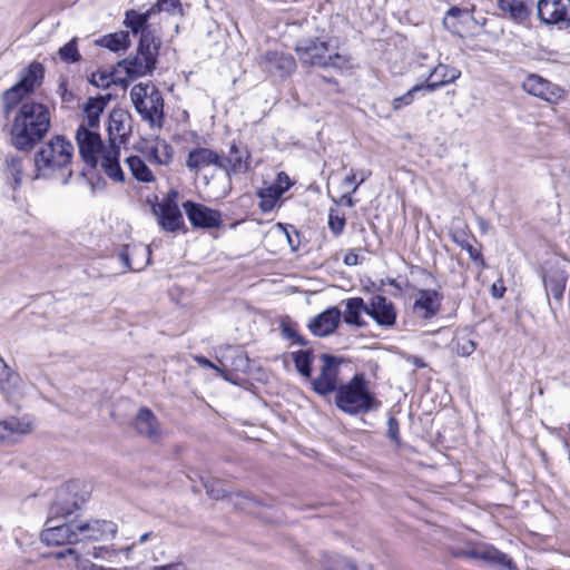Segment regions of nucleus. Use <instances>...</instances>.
I'll list each match as a JSON object with an SVG mask.
<instances>
[{
    "label": "nucleus",
    "mask_w": 570,
    "mask_h": 570,
    "mask_svg": "<svg viewBox=\"0 0 570 570\" xmlns=\"http://www.w3.org/2000/svg\"><path fill=\"white\" fill-rule=\"evenodd\" d=\"M538 19L559 30L570 28V0H539L537 3Z\"/></svg>",
    "instance_id": "8"
},
{
    "label": "nucleus",
    "mask_w": 570,
    "mask_h": 570,
    "mask_svg": "<svg viewBox=\"0 0 570 570\" xmlns=\"http://www.w3.org/2000/svg\"><path fill=\"white\" fill-rule=\"evenodd\" d=\"M327 58H328L327 59L328 61H325V68L332 67V68H335V69H343L350 62V59H348L347 56L341 55L338 52H333L331 49H330V52L327 55Z\"/></svg>",
    "instance_id": "49"
},
{
    "label": "nucleus",
    "mask_w": 570,
    "mask_h": 570,
    "mask_svg": "<svg viewBox=\"0 0 570 570\" xmlns=\"http://www.w3.org/2000/svg\"><path fill=\"white\" fill-rule=\"evenodd\" d=\"M203 485L209 498L219 500L226 497L227 490L220 480L214 478H202Z\"/></svg>",
    "instance_id": "39"
},
{
    "label": "nucleus",
    "mask_w": 570,
    "mask_h": 570,
    "mask_svg": "<svg viewBox=\"0 0 570 570\" xmlns=\"http://www.w3.org/2000/svg\"><path fill=\"white\" fill-rule=\"evenodd\" d=\"M344 264L347 266L357 265L358 264V255L353 249H350L344 256Z\"/></svg>",
    "instance_id": "60"
},
{
    "label": "nucleus",
    "mask_w": 570,
    "mask_h": 570,
    "mask_svg": "<svg viewBox=\"0 0 570 570\" xmlns=\"http://www.w3.org/2000/svg\"><path fill=\"white\" fill-rule=\"evenodd\" d=\"M466 13V10L461 9L459 7H451L444 18H443V26L446 30L451 32L456 31V23L453 20L460 19L463 14Z\"/></svg>",
    "instance_id": "46"
},
{
    "label": "nucleus",
    "mask_w": 570,
    "mask_h": 570,
    "mask_svg": "<svg viewBox=\"0 0 570 570\" xmlns=\"http://www.w3.org/2000/svg\"><path fill=\"white\" fill-rule=\"evenodd\" d=\"M82 122L78 127H85L87 130H94L99 127L100 117L96 115L85 114Z\"/></svg>",
    "instance_id": "55"
},
{
    "label": "nucleus",
    "mask_w": 570,
    "mask_h": 570,
    "mask_svg": "<svg viewBox=\"0 0 570 570\" xmlns=\"http://www.w3.org/2000/svg\"><path fill=\"white\" fill-rule=\"evenodd\" d=\"M522 88L529 95L552 105L563 100L567 96L566 89L535 73L529 75L523 80Z\"/></svg>",
    "instance_id": "10"
},
{
    "label": "nucleus",
    "mask_w": 570,
    "mask_h": 570,
    "mask_svg": "<svg viewBox=\"0 0 570 570\" xmlns=\"http://www.w3.org/2000/svg\"><path fill=\"white\" fill-rule=\"evenodd\" d=\"M219 169L225 171L228 179L235 175L247 173L250 169L249 151L246 148L240 149L236 142H233L228 156H223Z\"/></svg>",
    "instance_id": "18"
},
{
    "label": "nucleus",
    "mask_w": 570,
    "mask_h": 570,
    "mask_svg": "<svg viewBox=\"0 0 570 570\" xmlns=\"http://www.w3.org/2000/svg\"><path fill=\"white\" fill-rule=\"evenodd\" d=\"M1 423L7 438L12 434H27L32 431L31 422L24 419L11 416L7 420L1 421Z\"/></svg>",
    "instance_id": "37"
},
{
    "label": "nucleus",
    "mask_w": 570,
    "mask_h": 570,
    "mask_svg": "<svg viewBox=\"0 0 570 570\" xmlns=\"http://www.w3.org/2000/svg\"><path fill=\"white\" fill-rule=\"evenodd\" d=\"M283 194V190L274 185L261 189L257 194L261 198L259 208L263 212L272 210Z\"/></svg>",
    "instance_id": "35"
},
{
    "label": "nucleus",
    "mask_w": 570,
    "mask_h": 570,
    "mask_svg": "<svg viewBox=\"0 0 570 570\" xmlns=\"http://www.w3.org/2000/svg\"><path fill=\"white\" fill-rule=\"evenodd\" d=\"M40 538L46 546L76 544L78 543L76 523L70 522L47 527L41 532Z\"/></svg>",
    "instance_id": "19"
},
{
    "label": "nucleus",
    "mask_w": 570,
    "mask_h": 570,
    "mask_svg": "<svg viewBox=\"0 0 570 570\" xmlns=\"http://www.w3.org/2000/svg\"><path fill=\"white\" fill-rule=\"evenodd\" d=\"M174 156L173 147L165 140L158 141L149 154V159L158 165H168Z\"/></svg>",
    "instance_id": "36"
},
{
    "label": "nucleus",
    "mask_w": 570,
    "mask_h": 570,
    "mask_svg": "<svg viewBox=\"0 0 570 570\" xmlns=\"http://www.w3.org/2000/svg\"><path fill=\"white\" fill-rule=\"evenodd\" d=\"M498 7L518 22H523L530 17V10L522 0H498Z\"/></svg>",
    "instance_id": "28"
},
{
    "label": "nucleus",
    "mask_w": 570,
    "mask_h": 570,
    "mask_svg": "<svg viewBox=\"0 0 570 570\" xmlns=\"http://www.w3.org/2000/svg\"><path fill=\"white\" fill-rule=\"evenodd\" d=\"M126 164L130 169L132 176L142 183H150L154 180V175L145 161L139 156H130L126 159Z\"/></svg>",
    "instance_id": "32"
},
{
    "label": "nucleus",
    "mask_w": 570,
    "mask_h": 570,
    "mask_svg": "<svg viewBox=\"0 0 570 570\" xmlns=\"http://www.w3.org/2000/svg\"><path fill=\"white\" fill-rule=\"evenodd\" d=\"M161 40L153 31L142 32L139 39L137 53L119 62L130 78L150 75L157 62Z\"/></svg>",
    "instance_id": "6"
},
{
    "label": "nucleus",
    "mask_w": 570,
    "mask_h": 570,
    "mask_svg": "<svg viewBox=\"0 0 570 570\" xmlns=\"http://www.w3.org/2000/svg\"><path fill=\"white\" fill-rule=\"evenodd\" d=\"M259 67L273 77L284 79L296 70V61L289 53L267 51L258 58Z\"/></svg>",
    "instance_id": "13"
},
{
    "label": "nucleus",
    "mask_w": 570,
    "mask_h": 570,
    "mask_svg": "<svg viewBox=\"0 0 570 570\" xmlns=\"http://www.w3.org/2000/svg\"><path fill=\"white\" fill-rule=\"evenodd\" d=\"M399 432H400V429H399V422L395 417H390L387 420V435L389 438H391L392 440H397L399 438Z\"/></svg>",
    "instance_id": "56"
},
{
    "label": "nucleus",
    "mask_w": 570,
    "mask_h": 570,
    "mask_svg": "<svg viewBox=\"0 0 570 570\" xmlns=\"http://www.w3.org/2000/svg\"><path fill=\"white\" fill-rule=\"evenodd\" d=\"M322 558V563L326 570H337L341 563H345V560L336 554L324 553Z\"/></svg>",
    "instance_id": "52"
},
{
    "label": "nucleus",
    "mask_w": 570,
    "mask_h": 570,
    "mask_svg": "<svg viewBox=\"0 0 570 570\" xmlns=\"http://www.w3.org/2000/svg\"><path fill=\"white\" fill-rule=\"evenodd\" d=\"M296 371L306 379L312 377L314 354L312 350H299L291 353Z\"/></svg>",
    "instance_id": "30"
},
{
    "label": "nucleus",
    "mask_w": 570,
    "mask_h": 570,
    "mask_svg": "<svg viewBox=\"0 0 570 570\" xmlns=\"http://www.w3.org/2000/svg\"><path fill=\"white\" fill-rule=\"evenodd\" d=\"M58 55L60 59L67 63L78 62L81 56L78 51L77 40L71 39L65 46L59 48Z\"/></svg>",
    "instance_id": "42"
},
{
    "label": "nucleus",
    "mask_w": 570,
    "mask_h": 570,
    "mask_svg": "<svg viewBox=\"0 0 570 570\" xmlns=\"http://www.w3.org/2000/svg\"><path fill=\"white\" fill-rule=\"evenodd\" d=\"M45 77V67L41 62L32 61L21 71L20 80L17 82L27 94H31L37 86H40Z\"/></svg>",
    "instance_id": "25"
},
{
    "label": "nucleus",
    "mask_w": 570,
    "mask_h": 570,
    "mask_svg": "<svg viewBox=\"0 0 570 570\" xmlns=\"http://www.w3.org/2000/svg\"><path fill=\"white\" fill-rule=\"evenodd\" d=\"M346 219L344 215H338L336 210L331 209L328 213V227L334 236H340L345 228Z\"/></svg>",
    "instance_id": "45"
},
{
    "label": "nucleus",
    "mask_w": 570,
    "mask_h": 570,
    "mask_svg": "<svg viewBox=\"0 0 570 570\" xmlns=\"http://www.w3.org/2000/svg\"><path fill=\"white\" fill-rule=\"evenodd\" d=\"M381 401L370 390V383L363 373H356L335 393V405L348 415L366 414L381 407Z\"/></svg>",
    "instance_id": "3"
},
{
    "label": "nucleus",
    "mask_w": 570,
    "mask_h": 570,
    "mask_svg": "<svg viewBox=\"0 0 570 570\" xmlns=\"http://www.w3.org/2000/svg\"><path fill=\"white\" fill-rule=\"evenodd\" d=\"M357 183L358 181H356V173L354 171V169H351L350 174L346 175V177L343 179L342 185L344 187H351L352 189L353 186Z\"/></svg>",
    "instance_id": "62"
},
{
    "label": "nucleus",
    "mask_w": 570,
    "mask_h": 570,
    "mask_svg": "<svg viewBox=\"0 0 570 570\" xmlns=\"http://www.w3.org/2000/svg\"><path fill=\"white\" fill-rule=\"evenodd\" d=\"M505 293V287L503 285V281L499 279L498 282L493 283L491 286V295L494 298H502Z\"/></svg>",
    "instance_id": "58"
},
{
    "label": "nucleus",
    "mask_w": 570,
    "mask_h": 570,
    "mask_svg": "<svg viewBox=\"0 0 570 570\" xmlns=\"http://www.w3.org/2000/svg\"><path fill=\"white\" fill-rule=\"evenodd\" d=\"M136 254H141L142 256L147 257V262L149 261L150 250L148 247L142 246H132L125 245L121 250L119 252V258L128 271L138 272L144 268V264L135 265L132 263V256Z\"/></svg>",
    "instance_id": "29"
},
{
    "label": "nucleus",
    "mask_w": 570,
    "mask_h": 570,
    "mask_svg": "<svg viewBox=\"0 0 570 570\" xmlns=\"http://www.w3.org/2000/svg\"><path fill=\"white\" fill-rule=\"evenodd\" d=\"M28 95L29 94H27L26 90H23L18 83L7 89L2 95L6 115H8V112L11 109H13L19 102H21L22 99Z\"/></svg>",
    "instance_id": "38"
},
{
    "label": "nucleus",
    "mask_w": 570,
    "mask_h": 570,
    "mask_svg": "<svg viewBox=\"0 0 570 570\" xmlns=\"http://www.w3.org/2000/svg\"><path fill=\"white\" fill-rule=\"evenodd\" d=\"M120 149L115 144H111L104 151L101 157V168L104 173L117 183L125 181V173L119 164Z\"/></svg>",
    "instance_id": "24"
},
{
    "label": "nucleus",
    "mask_w": 570,
    "mask_h": 570,
    "mask_svg": "<svg viewBox=\"0 0 570 570\" xmlns=\"http://www.w3.org/2000/svg\"><path fill=\"white\" fill-rule=\"evenodd\" d=\"M484 561L503 570H519L514 561L508 554L493 546L489 547Z\"/></svg>",
    "instance_id": "33"
},
{
    "label": "nucleus",
    "mask_w": 570,
    "mask_h": 570,
    "mask_svg": "<svg viewBox=\"0 0 570 570\" xmlns=\"http://www.w3.org/2000/svg\"><path fill=\"white\" fill-rule=\"evenodd\" d=\"M122 118H124V115L121 112H114L110 115L109 127H108L110 132L115 129L119 136L125 135L124 126H122Z\"/></svg>",
    "instance_id": "53"
},
{
    "label": "nucleus",
    "mask_w": 570,
    "mask_h": 570,
    "mask_svg": "<svg viewBox=\"0 0 570 570\" xmlns=\"http://www.w3.org/2000/svg\"><path fill=\"white\" fill-rule=\"evenodd\" d=\"M223 156L207 147H196L188 151L185 166L190 173L198 174L203 169L222 166Z\"/></svg>",
    "instance_id": "17"
},
{
    "label": "nucleus",
    "mask_w": 570,
    "mask_h": 570,
    "mask_svg": "<svg viewBox=\"0 0 570 570\" xmlns=\"http://www.w3.org/2000/svg\"><path fill=\"white\" fill-rule=\"evenodd\" d=\"M370 176H371V171H362L358 183L353 186V188L351 189V193H356L360 185H362Z\"/></svg>",
    "instance_id": "64"
},
{
    "label": "nucleus",
    "mask_w": 570,
    "mask_h": 570,
    "mask_svg": "<svg viewBox=\"0 0 570 570\" xmlns=\"http://www.w3.org/2000/svg\"><path fill=\"white\" fill-rule=\"evenodd\" d=\"M78 542L102 541L111 539L117 533V525L108 520H91L83 523H76Z\"/></svg>",
    "instance_id": "15"
},
{
    "label": "nucleus",
    "mask_w": 570,
    "mask_h": 570,
    "mask_svg": "<svg viewBox=\"0 0 570 570\" xmlns=\"http://www.w3.org/2000/svg\"><path fill=\"white\" fill-rule=\"evenodd\" d=\"M66 557H73L76 562L80 560V553L75 548H68L63 551L55 553L56 559H63Z\"/></svg>",
    "instance_id": "59"
},
{
    "label": "nucleus",
    "mask_w": 570,
    "mask_h": 570,
    "mask_svg": "<svg viewBox=\"0 0 570 570\" xmlns=\"http://www.w3.org/2000/svg\"><path fill=\"white\" fill-rule=\"evenodd\" d=\"M442 299L443 295L435 289H420L413 308L414 311H422V316L429 320L439 313Z\"/></svg>",
    "instance_id": "22"
},
{
    "label": "nucleus",
    "mask_w": 570,
    "mask_h": 570,
    "mask_svg": "<svg viewBox=\"0 0 570 570\" xmlns=\"http://www.w3.org/2000/svg\"><path fill=\"white\" fill-rule=\"evenodd\" d=\"M352 194L351 190H348L346 194H344L342 197H341V200L340 203L344 206H347V207H354L355 206V200L352 198Z\"/></svg>",
    "instance_id": "63"
},
{
    "label": "nucleus",
    "mask_w": 570,
    "mask_h": 570,
    "mask_svg": "<svg viewBox=\"0 0 570 570\" xmlns=\"http://www.w3.org/2000/svg\"><path fill=\"white\" fill-rule=\"evenodd\" d=\"M150 9H155V13L167 12L171 16L183 14L180 0H157Z\"/></svg>",
    "instance_id": "44"
},
{
    "label": "nucleus",
    "mask_w": 570,
    "mask_h": 570,
    "mask_svg": "<svg viewBox=\"0 0 570 570\" xmlns=\"http://www.w3.org/2000/svg\"><path fill=\"white\" fill-rule=\"evenodd\" d=\"M160 540V537L154 532V531H149V532H146V533H142L137 541L132 542L130 546L126 547L122 551L127 554V557H129L130 554H134L136 552V550L147 543V542H155V541H159Z\"/></svg>",
    "instance_id": "47"
},
{
    "label": "nucleus",
    "mask_w": 570,
    "mask_h": 570,
    "mask_svg": "<svg viewBox=\"0 0 570 570\" xmlns=\"http://www.w3.org/2000/svg\"><path fill=\"white\" fill-rule=\"evenodd\" d=\"M299 27L305 32L294 47L299 61L305 66L325 68L331 47L328 38L320 33L315 18L303 20Z\"/></svg>",
    "instance_id": "4"
},
{
    "label": "nucleus",
    "mask_w": 570,
    "mask_h": 570,
    "mask_svg": "<svg viewBox=\"0 0 570 570\" xmlns=\"http://www.w3.org/2000/svg\"><path fill=\"white\" fill-rule=\"evenodd\" d=\"M277 188H281L283 193L288 190L292 187V181L287 174L284 171L278 173L277 175V184L275 185Z\"/></svg>",
    "instance_id": "57"
},
{
    "label": "nucleus",
    "mask_w": 570,
    "mask_h": 570,
    "mask_svg": "<svg viewBox=\"0 0 570 570\" xmlns=\"http://www.w3.org/2000/svg\"><path fill=\"white\" fill-rule=\"evenodd\" d=\"M73 150L72 142L62 135H56L45 141L33 155L37 177H62V185H67L72 176Z\"/></svg>",
    "instance_id": "2"
},
{
    "label": "nucleus",
    "mask_w": 570,
    "mask_h": 570,
    "mask_svg": "<svg viewBox=\"0 0 570 570\" xmlns=\"http://www.w3.org/2000/svg\"><path fill=\"white\" fill-rule=\"evenodd\" d=\"M99 43L114 52L125 51L130 47L129 32L119 31L107 35L102 37Z\"/></svg>",
    "instance_id": "31"
},
{
    "label": "nucleus",
    "mask_w": 570,
    "mask_h": 570,
    "mask_svg": "<svg viewBox=\"0 0 570 570\" xmlns=\"http://www.w3.org/2000/svg\"><path fill=\"white\" fill-rule=\"evenodd\" d=\"M490 546L473 547L464 550V558L485 560Z\"/></svg>",
    "instance_id": "54"
},
{
    "label": "nucleus",
    "mask_w": 570,
    "mask_h": 570,
    "mask_svg": "<svg viewBox=\"0 0 570 570\" xmlns=\"http://www.w3.org/2000/svg\"><path fill=\"white\" fill-rule=\"evenodd\" d=\"M109 95L89 98L83 106L85 114L96 115L100 117L109 101Z\"/></svg>",
    "instance_id": "43"
},
{
    "label": "nucleus",
    "mask_w": 570,
    "mask_h": 570,
    "mask_svg": "<svg viewBox=\"0 0 570 570\" xmlns=\"http://www.w3.org/2000/svg\"><path fill=\"white\" fill-rule=\"evenodd\" d=\"M367 302L362 297H351L345 301L344 322L350 325L363 327L366 322L362 318V313L366 314Z\"/></svg>",
    "instance_id": "26"
},
{
    "label": "nucleus",
    "mask_w": 570,
    "mask_h": 570,
    "mask_svg": "<svg viewBox=\"0 0 570 570\" xmlns=\"http://www.w3.org/2000/svg\"><path fill=\"white\" fill-rule=\"evenodd\" d=\"M541 278L547 296L552 295L554 301L561 303L568 282L566 264L560 259L547 261L541 268Z\"/></svg>",
    "instance_id": "9"
},
{
    "label": "nucleus",
    "mask_w": 570,
    "mask_h": 570,
    "mask_svg": "<svg viewBox=\"0 0 570 570\" xmlns=\"http://www.w3.org/2000/svg\"><path fill=\"white\" fill-rule=\"evenodd\" d=\"M183 208L194 228L214 229L223 225L222 213L217 209L193 200L184 202Z\"/></svg>",
    "instance_id": "11"
},
{
    "label": "nucleus",
    "mask_w": 570,
    "mask_h": 570,
    "mask_svg": "<svg viewBox=\"0 0 570 570\" xmlns=\"http://www.w3.org/2000/svg\"><path fill=\"white\" fill-rule=\"evenodd\" d=\"M282 333L286 338L292 340L294 344H298L301 346L307 345V341L302 335H299L294 328L286 324L282 325Z\"/></svg>",
    "instance_id": "51"
},
{
    "label": "nucleus",
    "mask_w": 570,
    "mask_h": 570,
    "mask_svg": "<svg viewBox=\"0 0 570 570\" xmlns=\"http://www.w3.org/2000/svg\"><path fill=\"white\" fill-rule=\"evenodd\" d=\"M6 174L8 177H11L13 180V189H17L22 184L23 177V164L22 158L18 156H7L6 157Z\"/></svg>",
    "instance_id": "34"
},
{
    "label": "nucleus",
    "mask_w": 570,
    "mask_h": 570,
    "mask_svg": "<svg viewBox=\"0 0 570 570\" xmlns=\"http://www.w3.org/2000/svg\"><path fill=\"white\" fill-rule=\"evenodd\" d=\"M135 110L151 128H161L164 124V98L151 82H139L130 90Z\"/></svg>",
    "instance_id": "5"
},
{
    "label": "nucleus",
    "mask_w": 570,
    "mask_h": 570,
    "mask_svg": "<svg viewBox=\"0 0 570 570\" xmlns=\"http://www.w3.org/2000/svg\"><path fill=\"white\" fill-rule=\"evenodd\" d=\"M320 360L323 365L321 366L318 375L314 379H309L312 389L321 396L328 395L333 392L336 393L340 387L338 374L342 358L324 353L321 354Z\"/></svg>",
    "instance_id": "7"
},
{
    "label": "nucleus",
    "mask_w": 570,
    "mask_h": 570,
    "mask_svg": "<svg viewBox=\"0 0 570 570\" xmlns=\"http://www.w3.org/2000/svg\"><path fill=\"white\" fill-rule=\"evenodd\" d=\"M159 226L169 233L184 228V219L178 205L170 199L164 200L153 207Z\"/></svg>",
    "instance_id": "16"
},
{
    "label": "nucleus",
    "mask_w": 570,
    "mask_h": 570,
    "mask_svg": "<svg viewBox=\"0 0 570 570\" xmlns=\"http://www.w3.org/2000/svg\"><path fill=\"white\" fill-rule=\"evenodd\" d=\"M154 570H187V567L183 562H175L166 566L155 567Z\"/></svg>",
    "instance_id": "61"
},
{
    "label": "nucleus",
    "mask_w": 570,
    "mask_h": 570,
    "mask_svg": "<svg viewBox=\"0 0 570 570\" xmlns=\"http://www.w3.org/2000/svg\"><path fill=\"white\" fill-rule=\"evenodd\" d=\"M51 126L48 107L40 102H23L10 128V142L19 151H31L47 135Z\"/></svg>",
    "instance_id": "1"
},
{
    "label": "nucleus",
    "mask_w": 570,
    "mask_h": 570,
    "mask_svg": "<svg viewBox=\"0 0 570 570\" xmlns=\"http://www.w3.org/2000/svg\"><path fill=\"white\" fill-rule=\"evenodd\" d=\"M153 14H155V9H148L142 13L136 10H128L126 11L124 23L134 35L140 33L141 37L142 32L150 31L147 28V23Z\"/></svg>",
    "instance_id": "27"
},
{
    "label": "nucleus",
    "mask_w": 570,
    "mask_h": 570,
    "mask_svg": "<svg viewBox=\"0 0 570 570\" xmlns=\"http://www.w3.org/2000/svg\"><path fill=\"white\" fill-rule=\"evenodd\" d=\"M368 315L380 327L392 328L396 324L397 311L392 301L383 295H373L367 301Z\"/></svg>",
    "instance_id": "14"
},
{
    "label": "nucleus",
    "mask_w": 570,
    "mask_h": 570,
    "mask_svg": "<svg viewBox=\"0 0 570 570\" xmlns=\"http://www.w3.org/2000/svg\"><path fill=\"white\" fill-rule=\"evenodd\" d=\"M425 91V88L422 83H416L411 89H409L404 95L396 97L392 100L393 110H399L405 106H409L413 102L415 95L417 92Z\"/></svg>",
    "instance_id": "41"
},
{
    "label": "nucleus",
    "mask_w": 570,
    "mask_h": 570,
    "mask_svg": "<svg viewBox=\"0 0 570 570\" xmlns=\"http://www.w3.org/2000/svg\"><path fill=\"white\" fill-rule=\"evenodd\" d=\"M341 316L338 307H328L308 323V328L315 336H328L338 327Z\"/></svg>",
    "instance_id": "20"
},
{
    "label": "nucleus",
    "mask_w": 570,
    "mask_h": 570,
    "mask_svg": "<svg viewBox=\"0 0 570 570\" xmlns=\"http://www.w3.org/2000/svg\"><path fill=\"white\" fill-rule=\"evenodd\" d=\"M459 245L462 249L468 252L469 257L473 263L480 265L482 268L487 266L482 253L473 247L469 242H460Z\"/></svg>",
    "instance_id": "50"
},
{
    "label": "nucleus",
    "mask_w": 570,
    "mask_h": 570,
    "mask_svg": "<svg viewBox=\"0 0 570 570\" xmlns=\"http://www.w3.org/2000/svg\"><path fill=\"white\" fill-rule=\"evenodd\" d=\"M89 82L98 88H108L114 82V77L107 70H98L91 75Z\"/></svg>",
    "instance_id": "48"
},
{
    "label": "nucleus",
    "mask_w": 570,
    "mask_h": 570,
    "mask_svg": "<svg viewBox=\"0 0 570 570\" xmlns=\"http://www.w3.org/2000/svg\"><path fill=\"white\" fill-rule=\"evenodd\" d=\"M136 431L153 441L160 438L159 423L155 414L148 407H141L135 417Z\"/></svg>",
    "instance_id": "23"
},
{
    "label": "nucleus",
    "mask_w": 570,
    "mask_h": 570,
    "mask_svg": "<svg viewBox=\"0 0 570 570\" xmlns=\"http://www.w3.org/2000/svg\"><path fill=\"white\" fill-rule=\"evenodd\" d=\"M76 141L79 148L81 159L91 168L98 164V156L102 157L107 149L104 146L101 137L95 130H87L85 127H78L76 131Z\"/></svg>",
    "instance_id": "12"
},
{
    "label": "nucleus",
    "mask_w": 570,
    "mask_h": 570,
    "mask_svg": "<svg viewBox=\"0 0 570 570\" xmlns=\"http://www.w3.org/2000/svg\"><path fill=\"white\" fill-rule=\"evenodd\" d=\"M476 348V343L469 335H459L453 341V350L459 356L468 357Z\"/></svg>",
    "instance_id": "40"
},
{
    "label": "nucleus",
    "mask_w": 570,
    "mask_h": 570,
    "mask_svg": "<svg viewBox=\"0 0 570 570\" xmlns=\"http://www.w3.org/2000/svg\"><path fill=\"white\" fill-rule=\"evenodd\" d=\"M461 76V71L449 65L439 63L432 68L422 83L426 92L435 91L449 83L454 82Z\"/></svg>",
    "instance_id": "21"
}]
</instances>
